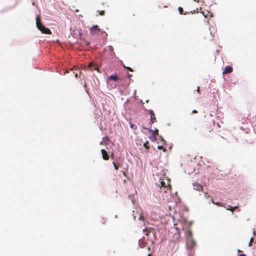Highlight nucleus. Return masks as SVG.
Wrapping results in <instances>:
<instances>
[{"instance_id": "1", "label": "nucleus", "mask_w": 256, "mask_h": 256, "mask_svg": "<svg viewBox=\"0 0 256 256\" xmlns=\"http://www.w3.org/2000/svg\"><path fill=\"white\" fill-rule=\"evenodd\" d=\"M186 238V244L188 248H192L196 246V242L192 238V232L190 228H188L185 232Z\"/></svg>"}, {"instance_id": "2", "label": "nucleus", "mask_w": 256, "mask_h": 256, "mask_svg": "<svg viewBox=\"0 0 256 256\" xmlns=\"http://www.w3.org/2000/svg\"><path fill=\"white\" fill-rule=\"evenodd\" d=\"M160 184H158V186H160L161 191L164 192L166 193L170 192L171 191V186L170 184V182L168 178H162L160 179Z\"/></svg>"}, {"instance_id": "3", "label": "nucleus", "mask_w": 256, "mask_h": 256, "mask_svg": "<svg viewBox=\"0 0 256 256\" xmlns=\"http://www.w3.org/2000/svg\"><path fill=\"white\" fill-rule=\"evenodd\" d=\"M36 26L37 28L42 32V33L44 34H51V30L44 26L40 22L39 16L36 18Z\"/></svg>"}, {"instance_id": "4", "label": "nucleus", "mask_w": 256, "mask_h": 256, "mask_svg": "<svg viewBox=\"0 0 256 256\" xmlns=\"http://www.w3.org/2000/svg\"><path fill=\"white\" fill-rule=\"evenodd\" d=\"M171 240L173 242H178L180 240V230L178 228H174V232H170Z\"/></svg>"}, {"instance_id": "5", "label": "nucleus", "mask_w": 256, "mask_h": 256, "mask_svg": "<svg viewBox=\"0 0 256 256\" xmlns=\"http://www.w3.org/2000/svg\"><path fill=\"white\" fill-rule=\"evenodd\" d=\"M100 31V29L98 28V26L97 25H94L90 28V34L92 35L96 34Z\"/></svg>"}, {"instance_id": "6", "label": "nucleus", "mask_w": 256, "mask_h": 256, "mask_svg": "<svg viewBox=\"0 0 256 256\" xmlns=\"http://www.w3.org/2000/svg\"><path fill=\"white\" fill-rule=\"evenodd\" d=\"M214 126V123L206 124L204 126V132L206 133H208V132H212L213 130L212 126Z\"/></svg>"}, {"instance_id": "7", "label": "nucleus", "mask_w": 256, "mask_h": 256, "mask_svg": "<svg viewBox=\"0 0 256 256\" xmlns=\"http://www.w3.org/2000/svg\"><path fill=\"white\" fill-rule=\"evenodd\" d=\"M101 152L102 154V158L105 160H108L110 158V156L108 154V152L104 149L101 150Z\"/></svg>"}, {"instance_id": "8", "label": "nucleus", "mask_w": 256, "mask_h": 256, "mask_svg": "<svg viewBox=\"0 0 256 256\" xmlns=\"http://www.w3.org/2000/svg\"><path fill=\"white\" fill-rule=\"evenodd\" d=\"M193 186L194 190L198 191H202V186L197 182L193 183Z\"/></svg>"}, {"instance_id": "9", "label": "nucleus", "mask_w": 256, "mask_h": 256, "mask_svg": "<svg viewBox=\"0 0 256 256\" xmlns=\"http://www.w3.org/2000/svg\"><path fill=\"white\" fill-rule=\"evenodd\" d=\"M150 123L154 124L155 122H156L155 114L152 110H150Z\"/></svg>"}, {"instance_id": "10", "label": "nucleus", "mask_w": 256, "mask_h": 256, "mask_svg": "<svg viewBox=\"0 0 256 256\" xmlns=\"http://www.w3.org/2000/svg\"><path fill=\"white\" fill-rule=\"evenodd\" d=\"M232 71V68L230 66H226L225 67L224 70L222 72L223 74H230Z\"/></svg>"}, {"instance_id": "11", "label": "nucleus", "mask_w": 256, "mask_h": 256, "mask_svg": "<svg viewBox=\"0 0 256 256\" xmlns=\"http://www.w3.org/2000/svg\"><path fill=\"white\" fill-rule=\"evenodd\" d=\"M153 230V228H146L143 230V232L145 234L146 236H148L149 234L151 231Z\"/></svg>"}, {"instance_id": "12", "label": "nucleus", "mask_w": 256, "mask_h": 256, "mask_svg": "<svg viewBox=\"0 0 256 256\" xmlns=\"http://www.w3.org/2000/svg\"><path fill=\"white\" fill-rule=\"evenodd\" d=\"M108 79L111 80L117 81L119 80V78L116 75H112L108 77Z\"/></svg>"}, {"instance_id": "13", "label": "nucleus", "mask_w": 256, "mask_h": 256, "mask_svg": "<svg viewBox=\"0 0 256 256\" xmlns=\"http://www.w3.org/2000/svg\"><path fill=\"white\" fill-rule=\"evenodd\" d=\"M238 208V206H234V207H232L230 206H228V207L226 208V210H230L232 212V213H233L234 211L237 209Z\"/></svg>"}, {"instance_id": "14", "label": "nucleus", "mask_w": 256, "mask_h": 256, "mask_svg": "<svg viewBox=\"0 0 256 256\" xmlns=\"http://www.w3.org/2000/svg\"><path fill=\"white\" fill-rule=\"evenodd\" d=\"M112 164L114 166L115 170H118V167L120 166V164L118 162H116L115 161H114L112 162Z\"/></svg>"}, {"instance_id": "15", "label": "nucleus", "mask_w": 256, "mask_h": 256, "mask_svg": "<svg viewBox=\"0 0 256 256\" xmlns=\"http://www.w3.org/2000/svg\"><path fill=\"white\" fill-rule=\"evenodd\" d=\"M105 140L106 141H108L110 140L109 138L108 137H105L103 138V141H102L100 142V144H106L105 142Z\"/></svg>"}, {"instance_id": "16", "label": "nucleus", "mask_w": 256, "mask_h": 256, "mask_svg": "<svg viewBox=\"0 0 256 256\" xmlns=\"http://www.w3.org/2000/svg\"><path fill=\"white\" fill-rule=\"evenodd\" d=\"M150 131H152L153 132L154 138V140H156V136L158 135V130H156L154 131H153L152 130H150Z\"/></svg>"}, {"instance_id": "17", "label": "nucleus", "mask_w": 256, "mask_h": 256, "mask_svg": "<svg viewBox=\"0 0 256 256\" xmlns=\"http://www.w3.org/2000/svg\"><path fill=\"white\" fill-rule=\"evenodd\" d=\"M130 128L132 129H136V125L132 123L131 122H130Z\"/></svg>"}, {"instance_id": "18", "label": "nucleus", "mask_w": 256, "mask_h": 256, "mask_svg": "<svg viewBox=\"0 0 256 256\" xmlns=\"http://www.w3.org/2000/svg\"><path fill=\"white\" fill-rule=\"evenodd\" d=\"M214 204H216L218 206H224V205H223V204L222 203V202H214Z\"/></svg>"}, {"instance_id": "19", "label": "nucleus", "mask_w": 256, "mask_h": 256, "mask_svg": "<svg viewBox=\"0 0 256 256\" xmlns=\"http://www.w3.org/2000/svg\"><path fill=\"white\" fill-rule=\"evenodd\" d=\"M144 148H146L148 149L149 148L148 142H144Z\"/></svg>"}, {"instance_id": "20", "label": "nucleus", "mask_w": 256, "mask_h": 256, "mask_svg": "<svg viewBox=\"0 0 256 256\" xmlns=\"http://www.w3.org/2000/svg\"><path fill=\"white\" fill-rule=\"evenodd\" d=\"M158 149H159V150H161V149H162V150H163L164 152H166V148H163L162 146H158Z\"/></svg>"}, {"instance_id": "21", "label": "nucleus", "mask_w": 256, "mask_h": 256, "mask_svg": "<svg viewBox=\"0 0 256 256\" xmlns=\"http://www.w3.org/2000/svg\"><path fill=\"white\" fill-rule=\"evenodd\" d=\"M178 11L180 12V14H183V9L181 7H179L178 8Z\"/></svg>"}, {"instance_id": "22", "label": "nucleus", "mask_w": 256, "mask_h": 256, "mask_svg": "<svg viewBox=\"0 0 256 256\" xmlns=\"http://www.w3.org/2000/svg\"><path fill=\"white\" fill-rule=\"evenodd\" d=\"M124 68L127 69L130 72H133V70L130 67L126 66H124Z\"/></svg>"}, {"instance_id": "23", "label": "nucleus", "mask_w": 256, "mask_h": 256, "mask_svg": "<svg viewBox=\"0 0 256 256\" xmlns=\"http://www.w3.org/2000/svg\"><path fill=\"white\" fill-rule=\"evenodd\" d=\"M98 12H99V14L100 16H104V10L98 11Z\"/></svg>"}, {"instance_id": "24", "label": "nucleus", "mask_w": 256, "mask_h": 256, "mask_svg": "<svg viewBox=\"0 0 256 256\" xmlns=\"http://www.w3.org/2000/svg\"><path fill=\"white\" fill-rule=\"evenodd\" d=\"M110 158L112 160L114 159V152H112L110 154V155L109 156Z\"/></svg>"}, {"instance_id": "25", "label": "nucleus", "mask_w": 256, "mask_h": 256, "mask_svg": "<svg viewBox=\"0 0 256 256\" xmlns=\"http://www.w3.org/2000/svg\"><path fill=\"white\" fill-rule=\"evenodd\" d=\"M254 240V238H252L250 240V242L248 244V246H252V242H253Z\"/></svg>"}, {"instance_id": "26", "label": "nucleus", "mask_w": 256, "mask_h": 256, "mask_svg": "<svg viewBox=\"0 0 256 256\" xmlns=\"http://www.w3.org/2000/svg\"><path fill=\"white\" fill-rule=\"evenodd\" d=\"M204 197L206 198H208L209 197V195L207 192H205Z\"/></svg>"}, {"instance_id": "27", "label": "nucleus", "mask_w": 256, "mask_h": 256, "mask_svg": "<svg viewBox=\"0 0 256 256\" xmlns=\"http://www.w3.org/2000/svg\"><path fill=\"white\" fill-rule=\"evenodd\" d=\"M150 139L152 140V141H154L156 140H154V136H152L150 137Z\"/></svg>"}, {"instance_id": "28", "label": "nucleus", "mask_w": 256, "mask_h": 256, "mask_svg": "<svg viewBox=\"0 0 256 256\" xmlns=\"http://www.w3.org/2000/svg\"><path fill=\"white\" fill-rule=\"evenodd\" d=\"M161 140H162V142H163V144H166V140H165L164 138H161Z\"/></svg>"}, {"instance_id": "29", "label": "nucleus", "mask_w": 256, "mask_h": 256, "mask_svg": "<svg viewBox=\"0 0 256 256\" xmlns=\"http://www.w3.org/2000/svg\"><path fill=\"white\" fill-rule=\"evenodd\" d=\"M93 66V64L92 63H90L89 64H88V67L89 68H92Z\"/></svg>"}, {"instance_id": "30", "label": "nucleus", "mask_w": 256, "mask_h": 256, "mask_svg": "<svg viewBox=\"0 0 256 256\" xmlns=\"http://www.w3.org/2000/svg\"><path fill=\"white\" fill-rule=\"evenodd\" d=\"M192 114H196V113H198V111H197L196 110H193L192 111Z\"/></svg>"}, {"instance_id": "31", "label": "nucleus", "mask_w": 256, "mask_h": 256, "mask_svg": "<svg viewBox=\"0 0 256 256\" xmlns=\"http://www.w3.org/2000/svg\"><path fill=\"white\" fill-rule=\"evenodd\" d=\"M200 87H199V86H198V87L197 88L196 91H197L198 93H200Z\"/></svg>"}, {"instance_id": "32", "label": "nucleus", "mask_w": 256, "mask_h": 256, "mask_svg": "<svg viewBox=\"0 0 256 256\" xmlns=\"http://www.w3.org/2000/svg\"><path fill=\"white\" fill-rule=\"evenodd\" d=\"M86 44L88 46L90 44V42L88 41L86 42Z\"/></svg>"}, {"instance_id": "33", "label": "nucleus", "mask_w": 256, "mask_h": 256, "mask_svg": "<svg viewBox=\"0 0 256 256\" xmlns=\"http://www.w3.org/2000/svg\"><path fill=\"white\" fill-rule=\"evenodd\" d=\"M132 76V74H128V76L129 78H130V77Z\"/></svg>"}, {"instance_id": "34", "label": "nucleus", "mask_w": 256, "mask_h": 256, "mask_svg": "<svg viewBox=\"0 0 256 256\" xmlns=\"http://www.w3.org/2000/svg\"><path fill=\"white\" fill-rule=\"evenodd\" d=\"M238 256H246L244 254H240Z\"/></svg>"}, {"instance_id": "35", "label": "nucleus", "mask_w": 256, "mask_h": 256, "mask_svg": "<svg viewBox=\"0 0 256 256\" xmlns=\"http://www.w3.org/2000/svg\"><path fill=\"white\" fill-rule=\"evenodd\" d=\"M211 200V202H212L213 204H214V200H213V199H212V198H211V200Z\"/></svg>"}, {"instance_id": "36", "label": "nucleus", "mask_w": 256, "mask_h": 256, "mask_svg": "<svg viewBox=\"0 0 256 256\" xmlns=\"http://www.w3.org/2000/svg\"><path fill=\"white\" fill-rule=\"evenodd\" d=\"M110 50H112L113 48L112 46H110Z\"/></svg>"}, {"instance_id": "37", "label": "nucleus", "mask_w": 256, "mask_h": 256, "mask_svg": "<svg viewBox=\"0 0 256 256\" xmlns=\"http://www.w3.org/2000/svg\"><path fill=\"white\" fill-rule=\"evenodd\" d=\"M147 256H152V254H148Z\"/></svg>"}, {"instance_id": "38", "label": "nucleus", "mask_w": 256, "mask_h": 256, "mask_svg": "<svg viewBox=\"0 0 256 256\" xmlns=\"http://www.w3.org/2000/svg\"><path fill=\"white\" fill-rule=\"evenodd\" d=\"M194 1L198 2H199V0H194Z\"/></svg>"}, {"instance_id": "39", "label": "nucleus", "mask_w": 256, "mask_h": 256, "mask_svg": "<svg viewBox=\"0 0 256 256\" xmlns=\"http://www.w3.org/2000/svg\"><path fill=\"white\" fill-rule=\"evenodd\" d=\"M94 69L95 70H98L97 68H94Z\"/></svg>"}, {"instance_id": "40", "label": "nucleus", "mask_w": 256, "mask_h": 256, "mask_svg": "<svg viewBox=\"0 0 256 256\" xmlns=\"http://www.w3.org/2000/svg\"><path fill=\"white\" fill-rule=\"evenodd\" d=\"M75 76H76V77H77V76H78L77 74H75Z\"/></svg>"}, {"instance_id": "41", "label": "nucleus", "mask_w": 256, "mask_h": 256, "mask_svg": "<svg viewBox=\"0 0 256 256\" xmlns=\"http://www.w3.org/2000/svg\"><path fill=\"white\" fill-rule=\"evenodd\" d=\"M123 174H124V176H125L126 175L125 172H123Z\"/></svg>"}, {"instance_id": "42", "label": "nucleus", "mask_w": 256, "mask_h": 256, "mask_svg": "<svg viewBox=\"0 0 256 256\" xmlns=\"http://www.w3.org/2000/svg\"><path fill=\"white\" fill-rule=\"evenodd\" d=\"M254 234L255 235V232L254 231Z\"/></svg>"}]
</instances>
